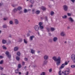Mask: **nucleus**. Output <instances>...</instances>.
<instances>
[{"label":"nucleus","mask_w":75,"mask_h":75,"mask_svg":"<svg viewBox=\"0 0 75 75\" xmlns=\"http://www.w3.org/2000/svg\"><path fill=\"white\" fill-rule=\"evenodd\" d=\"M67 69L68 70H66L64 71V73L63 71L62 72V74L61 73V70L59 71V75H68L69 73L71 72V71H70V69L69 68Z\"/></svg>","instance_id":"f257e3e1"},{"label":"nucleus","mask_w":75,"mask_h":75,"mask_svg":"<svg viewBox=\"0 0 75 75\" xmlns=\"http://www.w3.org/2000/svg\"><path fill=\"white\" fill-rule=\"evenodd\" d=\"M71 58L73 62L75 63V55L74 54H73L71 55Z\"/></svg>","instance_id":"f03ea898"},{"label":"nucleus","mask_w":75,"mask_h":75,"mask_svg":"<svg viewBox=\"0 0 75 75\" xmlns=\"http://www.w3.org/2000/svg\"><path fill=\"white\" fill-rule=\"evenodd\" d=\"M5 54L9 59H10L11 58V54H9V52L8 51H6Z\"/></svg>","instance_id":"7ed1b4c3"},{"label":"nucleus","mask_w":75,"mask_h":75,"mask_svg":"<svg viewBox=\"0 0 75 75\" xmlns=\"http://www.w3.org/2000/svg\"><path fill=\"white\" fill-rule=\"evenodd\" d=\"M60 58H61V57L59 56L57 58V57L55 56H54L52 58V59H53L54 61H56V62Z\"/></svg>","instance_id":"20e7f679"},{"label":"nucleus","mask_w":75,"mask_h":75,"mask_svg":"<svg viewBox=\"0 0 75 75\" xmlns=\"http://www.w3.org/2000/svg\"><path fill=\"white\" fill-rule=\"evenodd\" d=\"M61 58H60L56 62H57L56 65L57 66H59V65H60V64H61Z\"/></svg>","instance_id":"39448f33"},{"label":"nucleus","mask_w":75,"mask_h":75,"mask_svg":"<svg viewBox=\"0 0 75 75\" xmlns=\"http://www.w3.org/2000/svg\"><path fill=\"white\" fill-rule=\"evenodd\" d=\"M43 58L45 60H47L49 58V56L47 55H45L43 56Z\"/></svg>","instance_id":"423d86ee"},{"label":"nucleus","mask_w":75,"mask_h":75,"mask_svg":"<svg viewBox=\"0 0 75 75\" xmlns=\"http://www.w3.org/2000/svg\"><path fill=\"white\" fill-rule=\"evenodd\" d=\"M14 21L15 23V24H19V21H18V19H14Z\"/></svg>","instance_id":"0eeeda50"},{"label":"nucleus","mask_w":75,"mask_h":75,"mask_svg":"<svg viewBox=\"0 0 75 75\" xmlns=\"http://www.w3.org/2000/svg\"><path fill=\"white\" fill-rule=\"evenodd\" d=\"M63 9L64 11H67L68 10V6L66 5L63 6Z\"/></svg>","instance_id":"6e6552de"},{"label":"nucleus","mask_w":75,"mask_h":75,"mask_svg":"<svg viewBox=\"0 0 75 75\" xmlns=\"http://www.w3.org/2000/svg\"><path fill=\"white\" fill-rule=\"evenodd\" d=\"M60 35L61 36H62V37H65V36L66 35V34H65V32H61L60 33Z\"/></svg>","instance_id":"1a4fd4ad"},{"label":"nucleus","mask_w":75,"mask_h":75,"mask_svg":"<svg viewBox=\"0 0 75 75\" xmlns=\"http://www.w3.org/2000/svg\"><path fill=\"white\" fill-rule=\"evenodd\" d=\"M68 20L69 21H71V23H72L74 21V20H73V19H72V18L71 17L68 18Z\"/></svg>","instance_id":"9d476101"},{"label":"nucleus","mask_w":75,"mask_h":75,"mask_svg":"<svg viewBox=\"0 0 75 75\" xmlns=\"http://www.w3.org/2000/svg\"><path fill=\"white\" fill-rule=\"evenodd\" d=\"M39 27L37 25L35 26L34 27L35 31H38V30H39Z\"/></svg>","instance_id":"9b49d317"},{"label":"nucleus","mask_w":75,"mask_h":75,"mask_svg":"<svg viewBox=\"0 0 75 75\" xmlns=\"http://www.w3.org/2000/svg\"><path fill=\"white\" fill-rule=\"evenodd\" d=\"M53 40L54 42H57L58 40V38L57 37H54L53 38Z\"/></svg>","instance_id":"f8f14e48"},{"label":"nucleus","mask_w":75,"mask_h":75,"mask_svg":"<svg viewBox=\"0 0 75 75\" xmlns=\"http://www.w3.org/2000/svg\"><path fill=\"white\" fill-rule=\"evenodd\" d=\"M34 37H35V36L34 35L30 36L29 38L30 40V41H33V39L34 38Z\"/></svg>","instance_id":"ddd939ff"},{"label":"nucleus","mask_w":75,"mask_h":75,"mask_svg":"<svg viewBox=\"0 0 75 75\" xmlns=\"http://www.w3.org/2000/svg\"><path fill=\"white\" fill-rule=\"evenodd\" d=\"M30 52L32 54H35V50H34L33 49H30Z\"/></svg>","instance_id":"4468645a"},{"label":"nucleus","mask_w":75,"mask_h":75,"mask_svg":"<svg viewBox=\"0 0 75 75\" xmlns=\"http://www.w3.org/2000/svg\"><path fill=\"white\" fill-rule=\"evenodd\" d=\"M64 67H65V65L64 64H62L61 67H60V69H61L62 68H64Z\"/></svg>","instance_id":"2eb2a0df"},{"label":"nucleus","mask_w":75,"mask_h":75,"mask_svg":"<svg viewBox=\"0 0 75 75\" xmlns=\"http://www.w3.org/2000/svg\"><path fill=\"white\" fill-rule=\"evenodd\" d=\"M35 13L36 14H39L40 13V11L39 10H38L36 11Z\"/></svg>","instance_id":"dca6fc26"},{"label":"nucleus","mask_w":75,"mask_h":75,"mask_svg":"<svg viewBox=\"0 0 75 75\" xmlns=\"http://www.w3.org/2000/svg\"><path fill=\"white\" fill-rule=\"evenodd\" d=\"M47 60H45L43 61V64L44 65H46L47 63Z\"/></svg>","instance_id":"f3484780"},{"label":"nucleus","mask_w":75,"mask_h":75,"mask_svg":"<svg viewBox=\"0 0 75 75\" xmlns=\"http://www.w3.org/2000/svg\"><path fill=\"white\" fill-rule=\"evenodd\" d=\"M7 41L6 40H2V43L3 44H6Z\"/></svg>","instance_id":"a211bd4d"},{"label":"nucleus","mask_w":75,"mask_h":75,"mask_svg":"<svg viewBox=\"0 0 75 75\" xmlns=\"http://www.w3.org/2000/svg\"><path fill=\"white\" fill-rule=\"evenodd\" d=\"M14 50L15 51H17L18 50V48L17 47H14Z\"/></svg>","instance_id":"6ab92c4d"},{"label":"nucleus","mask_w":75,"mask_h":75,"mask_svg":"<svg viewBox=\"0 0 75 75\" xmlns=\"http://www.w3.org/2000/svg\"><path fill=\"white\" fill-rule=\"evenodd\" d=\"M30 33H31V31H29V32L27 34V37H30Z\"/></svg>","instance_id":"aec40b11"},{"label":"nucleus","mask_w":75,"mask_h":75,"mask_svg":"<svg viewBox=\"0 0 75 75\" xmlns=\"http://www.w3.org/2000/svg\"><path fill=\"white\" fill-rule=\"evenodd\" d=\"M30 1L31 4H34V0H30Z\"/></svg>","instance_id":"412c9836"},{"label":"nucleus","mask_w":75,"mask_h":75,"mask_svg":"<svg viewBox=\"0 0 75 75\" xmlns=\"http://www.w3.org/2000/svg\"><path fill=\"white\" fill-rule=\"evenodd\" d=\"M19 71H18V69H17L16 70H15V73L16 74H18Z\"/></svg>","instance_id":"4be33fe9"},{"label":"nucleus","mask_w":75,"mask_h":75,"mask_svg":"<svg viewBox=\"0 0 75 75\" xmlns=\"http://www.w3.org/2000/svg\"><path fill=\"white\" fill-rule=\"evenodd\" d=\"M42 10L43 11H44L46 10V8H45V7H44V6H42L41 8Z\"/></svg>","instance_id":"5701e85b"},{"label":"nucleus","mask_w":75,"mask_h":75,"mask_svg":"<svg viewBox=\"0 0 75 75\" xmlns=\"http://www.w3.org/2000/svg\"><path fill=\"white\" fill-rule=\"evenodd\" d=\"M17 9L18 10H22V8L21 7V6H19L18 7V8H17Z\"/></svg>","instance_id":"b1692460"},{"label":"nucleus","mask_w":75,"mask_h":75,"mask_svg":"<svg viewBox=\"0 0 75 75\" xmlns=\"http://www.w3.org/2000/svg\"><path fill=\"white\" fill-rule=\"evenodd\" d=\"M13 11L14 13H16L17 11V8H14L13 10Z\"/></svg>","instance_id":"393cba45"},{"label":"nucleus","mask_w":75,"mask_h":75,"mask_svg":"<svg viewBox=\"0 0 75 75\" xmlns=\"http://www.w3.org/2000/svg\"><path fill=\"white\" fill-rule=\"evenodd\" d=\"M3 27L4 28H7V25H3Z\"/></svg>","instance_id":"a878e982"},{"label":"nucleus","mask_w":75,"mask_h":75,"mask_svg":"<svg viewBox=\"0 0 75 75\" xmlns=\"http://www.w3.org/2000/svg\"><path fill=\"white\" fill-rule=\"evenodd\" d=\"M21 54V53H20V52H18L17 53V55H18V56H20V55Z\"/></svg>","instance_id":"bb28decb"},{"label":"nucleus","mask_w":75,"mask_h":75,"mask_svg":"<svg viewBox=\"0 0 75 75\" xmlns=\"http://www.w3.org/2000/svg\"><path fill=\"white\" fill-rule=\"evenodd\" d=\"M50 30L52 31H54L55 29L54 28H51Z\"/></svg>","instance_id":"cd10ccee"},{"label":"nucleus","mask_w":75,"mask_h":75,"mask_svg":"<svg viewBox=\"0 0 75 75\" xmlns=\"http://www.w3.org/2000/svg\"><path fill=\"white\" fill-rule=\"evenodd\" d=\"M54 14V12H53V11H52L50 13V15L52 16H53Z\"/></svg>","instance_id":"c85d7f7f"},{"label":"nucleus","mask_w":75,"mask_h":75,"mask_svg":"<svg viewBox=\"0 0 75 75\" xmlns=\"http://www.w3.org/2000/svg\"><path fill=\"white\" fill-rule=\"evenodd\" d=\"M24 42L25 44H27L28 43V42H27V40H25V39L24 40Z\"/></svg>","instance_id":"c756f323"},{"label":"nucleus","mask_w":75,"mask_h":75,"mask_svg":"<svg viewBox=\"0 0 75 75\" xmlns=\"http://www.w3.org/2000/svg\"><path fill=\"white\" fill-rule=\"evenodd\" d=\"M23 11L24 13H27L28 12L27 10V9H24Z\"/></svg>","instance_id":"7c9ffc66"},{"label":"nucleus","mask_w":75,"mask_h":75,"mask_svg":"<svg viewBox=\"0 0 75 75\" xmlns=\"http://www.w3.org/2000/svg\"><path fill=\"white\" fill-rule=\"evenodd\" d=\"M16 59L17 61H19L20 59V57H18V56H16Z\"/></svg>","instance_id":"2f4dec72"},{"label":"nucleus","mask_w":75,"mask_h":75,"mask_svg":"<svg viewBox=\"0 0 75 75\" xmlns=\"http://www.w3.org/2000/svg\"><path fill=\"white\" fill-rule=\"evenodd\" d=\"M63 18H67V16L66 15H64L62 17Z\"/></svg>","instance_id":"473e14b6"},{"label":"nucleus","mask_w":75,"mask_h":75,"mask_svg":"<svg viewBox=\"0 0 75 75\" xmlns=\"http://www.w3.org/2000/svg\"><path fill=\"white\" fill-rule=\"evenodd\" d=\"M18 6V5L17 4H12V7H16V6Z\"/></svg>","instance_id":"72a5a7b5"},{"label":"nucleus","mask_w":75,"mask_h":75,"mask_svg":"<svg viewBox=\"0 0 75 75\" xmlns=\"http://www.w3.org/2000/svg\"><path fill=\"white\" fill-rule=\"evenodd\" d=\"M18 68H21V65L20 64H18Z\"/></svg>","instance_id":"f704fd0d"},{"label":"nucleus","mask_w":75,"mask_h":75,"mask_svg":"<svg viewBox=\"0 0 75 75\" xmlns=\"http://www.w3.org/2000/svg\"><path fill=\"white\" fill-rule=\"evenodd\" d=\"M35 9L34 8V9H32L33 14L34 13V12H35Z\"/></svg>","instance_id":"c9c22d12"},{"label":"nucleus","mask_w":75,"mask_h":75,"mask_svg":"<svg viewBox=\"0 0 75 75\" xmlns=\"http://www.w3.org/2000/svg\"><path fill=\"white\" fill-rule=\"evenodd\" d=\"M71 67L72 68H75V65H71Z\"/></svg>","instance_id":"e433bc0d"},{"label":"nucleus","mask_w":75,"mask_h":75,"mask_svg":"<svg viewBox=\"0 0 75 75\" xmlns=\"http://www.w3.org/2000/svg\"><path fill=\"white\" fill-rule=\"evenodd\" d=\"M47 32H50V29L49 28H47Z\"/></svg>","instance_id":"4c0bfd02"},{"label":"nucleus","mask_w":75,"mask_h":75,"mask_svg":"<svg viewBox=\"0 0 75 75\" xmlns=\"http://www.w3.org/2000/svg\"><path fill=\"white\" fill-rule=\"evenodd\" d=\"M40 29H44V26H40Z\"/></svg>","instance_id":"58836bf2"},{"label":"nucleus","mask_w":75,"mask_h":75,"mask_svg":"<svg viewBox=\"0 0 75 75\" xmlns=\"http://www.w3.org/2000/svg\"><path fill=\"white\" fill-rule=\"evenodd\" d=\"M9 23L10 24L12 25L13 24V21H10Z\"/></svg>","instance_id":"ea45409f"},{"label":"nucleus","mask_w":75,"mask_h":75,"mask_svg":"<svg viewBox=\"0 0 75 75\" xmlns=\"http://www.w3.org/2000/svg\"><path fill=\"white\" fill-rule=\"evenodd\" d=\"M68 62L67 61H66L64 63V65H68Z\"/></svg>","instance_id":"a19ab883"},{"label":"nucleus","mask_w":75,"mask_h":75,"mask_svg":"<svg viewBox=\"0 0 75 75\" xmlns=\"http://www.w3.org/2000/svg\"><path fill=\"white\" fill-rule=\"evenodd\" d=\"M2 47L3 49H4V50H6V49H7V48H6V47H5V46L4 45H3Z\"/></svg>","instance_id":"79ce46f5"},{"label":"nucleus","mask_w":75,"mask_h":75,"mask_svg":"<svg viewBox=\"0 0 75 75\" xmlns=\"http://www.w3.org/2000/svg\"><path fill=\"white\" fill-rule=\"evenodd\" d=\"M45 72H42V73L40 75H45Z\"/></svg>","instance_id":"37998d69"},{"label":"nucleus","mask_w":75,"mask_h":75,"mask_svg":"<svg viewBox=\"0 0 75 75\" xmlns=\"http://www.w3.org/2000/svg\"><path fill=\"white\" fill-rule=\"evenodd\" d=\"M45 18L46 21H47V22H48V17H47V16H46Z\"/></svg>","instance_id":"c03bdc74"},{"label":"nucleus","mask_w":75,"mask_h":75,"mask_svg":"<svg viewBox=\"0 0 75 75\" xmlns=\"http://www.w3.org/2000/svg\"><path fill=\"white\" fill-rule=\"evenodd\" d=\"M49 41L50 42H52V39H50L49 40Z\"/></svg>","instance_id":"a18cd8bd"},{"label":"nucleus","mask_w":75,"mask_h":75,"mask_svg":"<svg viewBox=\"0 0 75 75\" xmlns=\"http://www.w3.org/2000/svg\"><path fill=\"white\" fill-rule=\"evenodd\" d=\"M3 63V60H2L0 62V64H2Z\"/></svg>","instance_id":"49530a36"},{"label":"nucleus","mask_w":75,"mask_h":75,"mask_svg":"<svg viewBox=\"0 0 75 75\" xmlns=\"http://www.w3.org/2000/svg\"><path fill=\"white\" fill-rule=\"evenodd\" d=\"M24 59L25 61H28V59L27 58H25Z\"/></svg>","instance_id":"de8ad7c7"},{"label":"nucleus","mask_w":75,"mask_h":75,"mask_svg":"<svg viewBox=\"0 0 75 75\" xmlns=\"http://www.w3.org/2000/svg\"><path fill=\"white\" fill-rule=\"evenodd\" d=\"M3 69H4V68L2 67L1 66L0 67V70H1V71H2V70H3Z\"/></svg>","instance_id":"09e8293b"},{"label":"nucleus","mask_w":75,"mask_h":75,"mask_svg":"<svg viewBox=\"0 0 75 75\" xmlns=\"http://www.w3.org/2000/svg\"><path fill=\"white\" fill-rule=\"evenodd\" d=\"M22 41H23V40H22V39H20L19 40V42H22Z\"/></svg>","instance_id":"8fccbe9b"},{"label":"nucleus","mask_w":75,"mask_h":75,"mask_svg":"<svg viewBox=\"0 0 75 75\" xmlns=\"http://www.w3.org/2000/svg\"><path fill=\"white\" fill-rule=\"evenodd\" d=\"M39 26H41V25H42V23L41 22H40L39 23Z\"/></svg>","instance_id":"3c124183"},{"label":"nucleus","mask_w":75,"mask_h":75,"mask_svg":"<svg viewBox=\"0 0 75 75\" xmlns=\"http://www.w3.org/2000/svg\"><path fill=\"white\" fill-rule=\"evenodd\" d=\"M23 13V11H20L19 12V14H21V13Z\"/></svg>","instance_id":"603ef678"},{"label":"nucleus","mask_w":75,"mask_h":75,"mask_svg":"<svg viewBox=\"0 0 75 75\" xmlns=\"http://www.w3.org/2000/svg\"><path fill=\"white\" fill-rule=\"evenodd\" d=\"M49 72H52V69H50L49 70Z\"/></svg>","instance_id":"864d4df0"},{"label":"nucleus","mask_w":75,"mask_h":75,"mask_svg":"<svg viewBox=\"0 0 75 75\" xmlns=\"http://www.w3.org/2000/svg\"><path fill=\"white\" fill-rule=\"evenodd\" d=\"M67 15L68 16H71V13H67Z\"/></svg>","instance_id":"5fc2aeb1"},{"label":"nucleus","mask_w":75,"mask_h":75,"mask_svg":"<svg viewBox=\"0 0 75 75\" xmlns=\"http://www.w3.org/2000/svg\"><path fill=\"white\" fill-rule=\"evenodd\" d=\"M33 5L31 4V5L29 7H30V8H32V7H33Z\"/></svg>","instance_id":"6e6d98bb"},{"label":"nucleus","mask_w":75,"mask_h":75,"mask_svg":"<svg viewBox=\"0 0 75 75\" xmlns=\"http://www.w3.org/2000/svg\"><path fill=\"white\" fill-rule=\"evenodd\" d=\"M71 1H72V3H74V2H75V0H71Z\"/></svg>","instance_id":"4d7b16f0"},{"label":"nucleus","mask_w":75,"mask_h":75,"mask_svg":"<svg viewBox=\"0 0 75 75\" xmlns=\"http://www.w3.org/2000/svg\"><path fill=\"white\" fill-rule=\"evenodd\" d=\"M48 34L49 36H51V35H51V33H48Z\"/></svg>","instance_id":"13d9d810"},{"label":"nucleus","mask_w":75,"mask_h":75,"mask_svg":"<svg viewBox=\"0 0 75 75\" xmlns=\"http://www.w3.org/2000/svg\"><path fill=\"white\" fill-rule=\"evenodd\" d=\"M25 62H22V65H25Z\"/></svg>","instance_id":"bf43d9fd"},{"label":"nucleus","mask_w":75,"mask_h":75,"mask_svg":"<svg viewBox=\"0 0 75 75\" xmlns=\"http://www.w3.org/2000/svg\"><path fill=\"white\" fill-rule=\"evenodd\" d=\"M0 58L1 59V58H3V56H0Z\"/></svg>","instance_id":"052dcab7"},{"label":"nucleus","mask_w":75,"mask_h":75,"mask_svg":"<svg viewBox=\"0 0 75 75\" xmlns=\"http://www.w3.org/2000/svg\"><path fill=\"white\" fill-rule=\"evenodd\" d=\"M28 11H31V9H28L27 10Z\"/></svg>","instance_id":"680f3d73"},{"label":"nucleus","mask_w":75,"mask_h":75,"mask_svg":"<svg viewBox=\"0 0 75 75\" xmlns=\"http://www.w3.org/2000/svg\"><path fill=\"white\" fill-rule=\"evenodd\" d=\"M28 71L26 72V75H28Z\"/></svg>","instance_id":"e2e57ef3"},{"label":"nucleus","mask_w":75,"mask_h":75,"mask_svg":"<svg viewBox=\"0 0 75 75\" xmlns=\"http://www.w3.org/2000/svg\"><path fill=\"white\" fill-rule=\"evenodd\" d=\"M37 53H40V51H38L37 52Z\"/></svg>","instance_id":"0e129e2a"},{"label":"nucleus","mask_w":75,"mask_h":75,"mask_svg":"<svg viewBox=\"0 0 75 75\" xmlns=\"http://www.w3.org/2000/svg\"><path fill=\"white\" fill-rule=\"evenodd\" d=\"M7 19H6V18H4V21H6V20Z\"/></svg>","instance_id":"69168bd1"},{"label":"nucleus","mask_w":75,"mask_h":75,"mask_svg":"<svg viewBox=\"0 0 75 75\" xmlns=\"http://www.w3.org/2000/svg\"><path fill=\"white\" fill-rule=\"evenodd\" d=\"M70 29V28L68 26L67 27V29Z\"/></svg>","instance_id":"338daca9"},{"label":"nucleus","mask_w":75,"mask_h":75,"mask_svg":"<svg viewBox=\"0 0 75 75\" xmlns=\"http://www.w3.org/2000/svg\"><path fill=\"white\" fill-rule=\"evenodd\" d=\"M9 37H10V38L11 37V35H10L9 36Z\"/></svg>","instance_id":"774afa93"}]
</instances>
